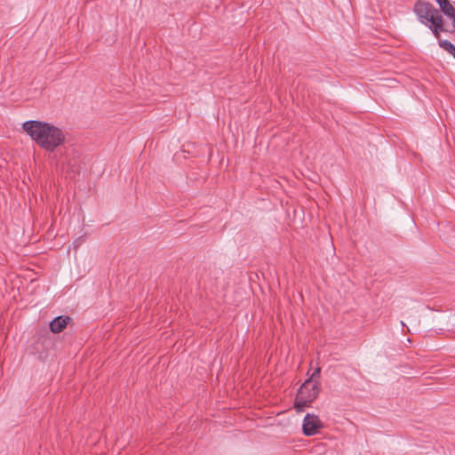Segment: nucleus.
Instances as JSON below:
<instances>
[{
	"label": "nucleus",
	"mask_w": 455,
	"mask_h": 455,
	"mask_svg": "<svg viewBox=\"0 0 455 455\" xmlns=\"http://www.w3.org/2000/svg\"><path fill=\"white\" fill-rule=\"evenodd\" d=\"M22 129L41 148L49 152H54L66 140L60 128L43 121H26Z\"/></svg>",
	"instance_id": "f257e3e1"
},
{
	"label": "nucleus",
	"mask_w": 455,
	"mask_h": 455,
	"mask_svg": "<svg viewBox=\"0 0 455 455\" xmlns=\"http://www.w3.org/2000/svg\"><path fill=\"white\" fill-rule=\"evenodd\" d=\"M413 12L419 22L427 26L436 38L440 36V32L447 31L443 28L442 15L431 3L425 0H418L413 6Z\"/></svg>",
	"instance_id": "f03ea898"
},
{
	"label": "nucleus",
	"mask_w": 455,
	"mask_h": 455,
	"mask_svg": "<svg viewBox=\"0 0 455 455\" xmlns=\"http://www.w3.org/2000/svg\"><path fill=\"white\" fill-rule=\"evenodd\" d=\"M321 390L319 382H312L307 379L299 387L294 401V409L297 412H302L306 408L310 407L317 398Z\"/></svg>",
	"instance_id": "7ed1b4c3"
},
{
	"label": "nucleus",
	"mask_w": 455,
	"mask_h": 455,
	"mask_svg": "<svg viewBox=\"0 0 455 455\" xmlns=\"http://www.w3.org/2000/svg\"><path fill=\"white\" fill-rule=\"evenodd\" d=\"M323 427L319 417L313 413H307L303 419L302 432L307 436L315 435Z\"/></svg>",
	"instance_id": "20e7f679"
},
{
	"label": "nucleus",
	"mask_w": 455,
	"mask_h": 455,
	"mask_svg": "<svg viewBox=\"0 0 455 455\" xmlns=\"http://www.w3.org/2000/svg\"><path fill=\"white\" fill-rule=\"evenodd\" d=\"M70 321L71 318L68 315L57 316L50 323V330L53 333H60L66 328Z\"/></svg>",
	"instance_id": "39448f33"
},
{
	"label": "nucleus",
	"mask_w": 455,
	"mask_h": 455,
	"mask_svg": "<svg viewBox=\"0 0 455 455\" xmlns=\"http://www.w3.org/2000/svg\"><path fill=\"white\" fill-rule=\"evenodd\" d=\"M440 10L441 12L445 15L447 16L448 18H452L454 15H455V9L454 7L451 4V3L449 2V0H447L445 3H443V4H441L440 6Z\"/></svg>",
	"instance_id": "423d86ee"
},
{
	"label": "nucleus",
	"mask_w": 455,
	"mask_h": 455,
	"mask_svg": "<svg viewBox=\"0 0 455 455\" xmlns=\"http://www.w3.org/2000/svg\"><path fill=\"white\" fill-rule=\"evenodd\" d=\"M439 46L451 54L455 59V45L448 40H442L439 42Z\"/></svg>",
	"instance_id": "0eeeda50"
},
{
	"label": "nucleus",
	"mask_w": 455,
	"mask_h": 455,
	"mask_svg": "<svg viewBox=\"0 0 455 455\" xmlns=\"http://www.w3.org/2000/svg\"><path fill=\"white\" fill-rule=\"evenodd\" d=\"M321 368L317 367L314 370L313 373L307 379H311L312 382H318L317 379L320 377Z\"/></svg>",
	"instance_id": "6e6552de"
},
{
	"label": "nucleus",
	"mask_w": 455,
	"mask_h": 455,
	"mask_svg": "<svg viewBox=\"0 0 455 455\" xmlns=\"http://www.w3.org/2000/svg\"><path fill=\"white\" fill-rule=\"evenodd\" d=\"M447 0H435L436 4L440 6L443 3H445Z\"/></svg>",
	"instance_id": "1a4fd4ad"
},
{
	"label": "nucleus",
	"mask_w": 455,
	"mask_h": 455,
	"mask_svg": "<svg viewBox=\"0 0 455 455\" xmlns=\"http://www.w3.org/2000/svg\"><path fill=\"white\" fill-rule=\"evenodd\" d=\"M451 19L452 20V26H453L454 30H455V15L452 18H451Z\"/></svg>",
	"instance_id": "9d476101"
}]
</instances>
